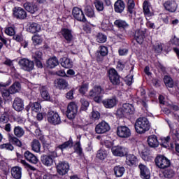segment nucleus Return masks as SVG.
Segmentation results:
<instances>
[{
	"label": "nucleus",
	"instance_id": "f03ea898",
	"mask_svg": "<svg viewBox=\"0 0 179 179\" xmlns=\"http://www.w3.org/2000/svg\"><path fill=\"white\" fill-rule=\"evenodd\" d=\"M134 128L137 134L142 135V134H145L150 129V122L148 117H138L136 120Z\"/></svg>",
	"mask_w": 179,
	"mask_h": 179
},
{
	"label": "nucleus",
	"instance_id": "9b49d317",
	"mask_svg": "<svg viewBox=\"0 0 179 179\" xmlns=\"http://www.w3.org/2000/svg\"><path fill=\"white\" fill-rule=\"evenodd\" d=\"M56 169L59 176H66L69 171V163L65 161L59 162L57 165Z\"/></svg>",
	"mask_w": 179,
	"mask_h": 179
},
{
	"label": "nucleus",
	"instance_id": "79ce46f5",
	"mask_svg": "<svg viewBox=\"0 0 179 179\" xmlns=\"http://www.w3.org/2000/svg\"><path fill=\"white\" fill-rule=\"evenodd\" d=\"M85 14L87 17H90V19H93L96 17V13H94V8L90 6H85L84 9Z\"/></svg>",
	"mask_w": 179,
	"mask_h": 179
},
{
	"label": "nucleus",
	"instance_id": "603ef678",
	"mask_svg": "<svg viewBox=\"0 0 179 179\" xmlns=\"http://www.w3.org/2000/svg\"><path fill=\"white\" fill-rule=\"evenodd\" d=\"M94 5L97 10V12H103L104 10V3L100 0H95L94 1Z\"/></svg>",
	"mask_w": 179,
	"mask_h": 179
},
{
	"label": "nucleus",
	"instance_id": "6e6d98bb",
	"mask_svg": "<svg viewBox=\"0 0 179 179\" xmlns=\"http://www.w3.org/2000/svg\"><path fill=\"white\" fill-rule=\"evenodd\" d=\"M171 134L174 142L179 141V128L171 129Z\"/></svg>",
	"mask_w": 179,
	"mask_h": 179
},
{
	"label": "nucleus",
	"instance_id": "412c9836",
	"mask_svg": "<svg viewBox=\"0 0 179 179\" xmlns=\"http://www.w3.org/2000/svg\"><path fill=\"white\" fill-rule=\"evenodd\" d=\"M140 170V177L142 179H150V170L145 164L141 163L138 165Z\"/></svg>",
	"mask_w": 179,
	"mask_h": 179
},
{
	"label": "nucleus",
	"instance_id": "ddd939ff",
	"mask_svg": "<svg viewBox=\"0 0 179 179\" xmlns=\"http://www.w3.org/2000/svg\"><path fill=\"white\" fill-rule=\"evenodd\" d=\"M110 129V124L106 121H101L95 127V132L99 135L107 134Z\"/></svg>",
	"mask_w": 179,
	"mask_h": 179
},
{
	"label": "nucleus",
	"instance_id": "4468645a",
	"mask_svg": "<svg viewBox=\"0 0 179 179\" xmlns=\"http://www.w3.org/2000/svg\"><path fill=\"white\" fill-rule=\"evenodd\" d=\"M116 134L119 138H129L131 136V129L127 126H118Z\"/></svg>",
	"mask_w": 179,
	"mask_h": 179
},
{
	"label": "nucleus",
	"instance_id": "69168bd1",
	"mask_svg": "<svg viewBox=\"0 0 179 179\" xmlns=\"http://www.w3.org/2000/svg\"><path fill=\"white\" fill-rule=\"evenodd\" d=\"M33 61L37 59H43V52L41 51H36L34 55H32Z\"/></svg>",
	"mask_w": 179,
	"mask_h": 179
},
{
	"label": "nucleus",
	"instance_id": "13d9d810",
	"mask_svg": "<svg viewBox=\"0 0 179 179\" xmlns=\"http://www.w3.org/2000/svg\"><path fill=\"white\" fill-rule=\"evenodd\" d=\"M0 149H5L6 150H10L12 152L15 149L11 143H6L0 145Z\"/></svg>",
	"mask_w": 179,
	"mask_h": 179
},
{
	"label": "nucleus",
	"instance_id": "a878e982",
	"mask_svg": "<svg viewBox=\"0 0 179 179\" xmlns=\"http://www.w3.org/2000/svg\"><path fill=\"white\" fill-rule=\"evenodd\" d=\"M143 10L146 19H148V17H152V16L155 15L153 12L150 11V2L148 1V0L143 1Z\"/></svg>",
	"mask_w": 179,
	"mask_h": 179
},
{
	"label": "nucleus",
	"instance_id": "8fccbe9b",
	"mask_svg": "<svg viewBox=\"0 0 179 179\" xmlns=\"http://www.w3.org/2000/svg\"><path fill=\"white\" fill-rule=\"evenodd\" d=\"M34 45H41L43 44V37L39 34H34L31 37Z\"/></svg>",
	"mask_w": 179,
	"mask_h": 179
},
{
	"label": "nucleus",
	"instance_id": "f8f14e48",
	"mask_svg": "<svg viewBox=\"0 0 179 179\" xmlns=\"http://www.w3.org/2000/svg\"><path fill=\"white\" fill-rule=\"evenodd\" d=\"M55 157H57V152H52V154H50L49 155H43L41 157V160L44 166L50 167L52 166V164H54V159H55Z\"/></svg>",
	"mask_w": 179,
	"mask_h": 179
},
{
	"label": "nucleus",
	"instance_id": "0eeeda50",
	"mask_svg": "<svg viewBox=\"0 0 179 179\" xmlns=\"http://www.w3.org/2000/svg\"><path fill=\"white\" fill-rule=\"evenodd\" d=\"M72 15L78 22H82L83 23H86V22H87V19H86V16H85V13H83L82 8L79 7L73 8Z\"/></svg>",
	"mask_w": 179,
	"mask_h": 179
},
{
	"label": "nucleus",
	"instance_id": "2f4dec72",
	"mask_svg": "<svg viewBox=\"0 0 179 179\" xmlns=\"http://www.w3.org/2000/svg\"><path fill=\"white\" fill-rule=\"evenodd\" d=\"M125 167L122 165H117L113 168V174L117 178H121L125 174Z\"/></svg>",
	"mask_w": 179,
	"mask_h": 179
},
{
	"label": "nucleus",
	"instance_id": "c756f323",
	"mask_svg": "<svg viewBox=\"0 0 179 179\" xmlns=\"http://www.w3.org/2000/svg\"><path fill=\"white\" fill-rule=\"evenodd\" d=\"M55 85L56 87L59 89V90H65L68 89V86H69L66 80L64 78H57L55 80Z\"/></svg>",
	"mask_w": 179,
	"mask_h": 179
},
{
	"label": "nucleus",
	"instance_id": "c85d7f7f",
	"mask_svg": "<svg viewBox=\"0 0 179 179\" xmlns=\"http://www.w3.org/2000/svg\"><path fill=\"white\" fill-rule=\"evenodd\" d=\"M24 157L27 162L32 163V164H37V163H38V158H37L34 154L31 153L29 150L25 151L24 153Z\"/></svg>",
	"mask_w": 179,
	"mask_h": 179
},
{
	"label": "nucleus",
	"instance_id": "1a4fd4ad",
	"mask_svg": "<svg viewBox=\"0 0 179 179\" xmlns=\"http://www.w3.org/2000/svg\"><path fill=\"white\" fill-rule=\"evenodd\" d=\"M60 33L67 44L73 43L75 38L72 34V29L69 28H62Z\"/></svg>",
	"mask_w": 179,
	"mask_h": 179
},
{
	"label": "nucleus",
	"instance_id": "7c9ffc66",
	"mask_svg": "<svg viewBox=\"0 0 179 179\" xmlns=\"http://www.w3.org/2000/svg\"><path fill=\"white\" fill-rule=\"evenodd\" d=\"M146 31L137 30L134 34V38L138 44H143L145 38Z\"/></svg>",
	"mask_w": 179,
	"mask_h": 179
},
{
	"label": "nucleus",
	"instance_id": "6e6552de",
	"mask_svg": "<svg viewBox=\"0 0 179 179\" xmlns=\"http://www.w3.org/2000/svg\"><path fill=\"white\" fill-rule=\"evenodd\" d=\"M13 17L17 20H24L27 18V12L22 7H14L13 9Z\"/></svg>",
	"mask_w": 179,
	"mask_h": 179
},
{
	"label": "nucleus",
	"instance_id": "473e14b6",
	"mask_svg": "<svg viewBox=\"0 0 179 179\" xmlns=\"http://www.w3.org/2000/svg\"><path fill=\"white\" fill-rule=\"evenodd\" d=\"M11 177L15 179L22 178V167L15 166H13L10 169Z\"/></svg>",
	"mask_w": 179,
	"mask_h": 179
},
{
	"label": "nucleus",
	"instance_id": "e433bc0d",
	"mask_svg": "<svg viewBox=\"0 0 179 179\" xmlns=\"http://www.w3.org/2000/svg\"><path fill=\"white\" fill-rule=\"evenodd\" d=\"M147 142L150 148H157L159 146V141L156 135L149 136Z\"/></svg>",
	"mask_w": 179,
	"mask_h": 179
},
{
	"label": "nucleus",
	"instance_id": "20e7f679",
	"mask_svg": "<svg viewBox=\"0 0 179 179\" xmlns=\"http://www.w3.org/2000/svg\"><path fill=\"white\" fill-rule=\"evenodd\" d=\"M108 78H109V80L113 86H124V84L121 82V76L115 69L111 68L108 70Z\"/></svg>",
	"mask_w": 179,
	"mask_h": 179
},
{
	"label": "nucleus",
	"instance_id": "09e8293b",
	"mask_svg": "<svg viewBox=\"0 0 179 179\" xmlns=\"http://www.w3.org/2000/svg\"><path fill=\"white\" fill-rule=\"evenodd\" d=\"M13 132L17 138H22L24 135V129L20 126H15Z\"/></svg>",
	"mask_w": 179,
	"mask_h": 179
},
{
	"label": "nucleus",
	"instance_id": "4c0bfd02",
	"mask_svg": "<svg viewBox=\"0 0 179 179\" xmlns=\"http://www.w3.org/2000/svg\"><path fill=\"white\" fill-rule=\"evenodd\" d=\"M8 89L11 94H16V93H19L22 90V84L19 81H15Z\"/></svg>",
	"mask_w": 179,
	"mask_h": 179
},
{
	"label": "nucleus",
	"instance_id": "5fc2aeb1",
	"mask_svg": "<svg viewBox=\"0 0 179 179\" xmlns=\"http://www.w3.org/2000/svg\"><path fill=\"white\" fill-rule=\"evenodd\" d=\"M41 96L44 100H46L47 101L51 99V96H50V93L45 89V87H42L41 91Z\"/></svg>",
	"mask_w": 179,
	"mask_h": 179
},
{
	"label": "nucleus",
	"instance_id": "b1692460",
	"mask_svg": "<svg viewBox=\"0 0 179 179\" xmlns=\"http://www.w3.org/2000/svg\"><path fill=\"white\" fill-rule=\"evenodd\" d=\"M113 6L115 13H119L120 15L124 13V11L125 10V2H124V1L117 0Z\"/></svg>",
	"mask_w": 179,
	"mask_h": 179
},
{
	"label": "nucleus",
	"instance_id": "4be33fe9",
	"mask_svg": "<svg viewBox=\"0 0 179 179\" xmlns=\"http://www.w3.org/2000/svg\"><path fill=\"white\" fill-rule=\"evenodd\" d=\"M138 157L135 155L129 154L126 156V164L129 167H138Z\"/></svg>",
	"mask_w": 179,
	"mask_h": 179
},
{
	"label": "nucleus",
	"instance_id": "6ab92c4d",
	"mask_svg": "<svg viewBox=\"0 0 179 179\" xmlns=\"http://www.w3.org/2000/svg\"><path fill=\"white\" fill-rule=\"evenodd\" d=\"M111 152L113 156H117L119 157H124V156H127L128 153L124 147L120 145L112 147Z\"/></svg>",
	"mask_w": 179,
	"mask_h": 179
},
{
	"label": "nucleus",
	"instance_id": "dca6fc26",
	"mask_svg": "<svg viewBox=\"0 0 179 179\" xmlns=\"http://www.w3.org/2000/svg\"><path fill=\"white\" fill-rule=\"evenodd\" d=\"M96 53V61L98 62H103L104 57L108 55V47L103 45H100Z\"/></svg>",
	"mask_w": 179,
	"mask_h": 179
},
{
	"label": "nucleus",
	"instance_id": "c03bdc74",
	"mask_svg": "<svg viewBox=\"0 0 179 179\" xmlns=\"http://www.w3.org/2000/svg\"><path fill=\"white\" fill-rule=\"evenodd\" d=\"M134 9H135V1L128 0L127 12V13H129V16H130L131 17H132V15H134Z\"/></svg>",
	"mask_w": 179,
	"mask_h": 179
},
{
	"label": "nucleus",
	"instance_id": "7ed1b4c3",
	"mask_svg": "<svg viewBox=\"0 0 179 179\" xmlns=\"http://www.w3.org/2000/svg\"><path fill=\"white\" fill-rule=\"evenodd\" d=\"M135 106L129 103H124L121 108H117L116 116L117 118H124L128 115H134L135 114Z\"/></svg>",
	"mask_w": 179,
	"mask_h": 179
},
{
	"label": "nucleus",
	"instance_id": "774afa93",
	"mask_svg": "<svg viewBox=\"0 0 179 179\" xmlns=\"http://www.w3.org/2000/svg\"><path fill=\"white\" fill-rule=\"evenodd\" d=\"M128 49L124 48H120L118 50V54L120 57H124L125 55H128Z\"/></svg>",
	"mask_w": 179,
	"mask_h": 179
},
{
	"label": "nucleus",
	"instance_id": "a18cd8bd",
	"mask_svg": "<svg viewBox=\"0 0 179 179\" xmlns=\"http://www.w3.org/2000/svg\"><path fill=\"white\" fill-rule=\"evenodd\" d=\"M96 43L104 44L107 41V36L101 32H98L95 36Z\"/></svg>",
	"mask_w": 179,
	"mask_h": 179
},
{
	"label": "nucleus",
	"instance_id": "338daca9",
	"mask_svg": "<svg viewBox=\"0 0 179 179\" xmlns=\"http://www.w3.org/2000/svg\"><path fill=\"white\" fill-rule=\"evenodd\" d=\"M91 117L94 121H97V120H99V118H100V113H99V111L93 110L91 113Z\"/></svg>",
	"mask_w": 179,
	"mask_h": 179
},
{
	"label": "nucleus",
	"instance_id": "864d4df0",
	"mask_svg": "<svg viewBox=\"0 0 179 179\" xmlns=\"http://www.w3.org/2000/svg\"><path fill=\"white\" fill-rule=\"evenodd\" d=\"M80 103H81L80 111H87V108H89V106H90V103L85 99H81Z\"/></svg>",
	"mask_w": 179,
	"mask_h": 179
},
{
	"label": "nucleus",
	"instance_id": "e2e57ef3",
	"mask_svg": "<svg viewBox=\"0 0 179 179\" xmlns=\"http://www.w3.org/2000/svg\"><path fill=\"white\" fill-rule=\"evenodd\" d=\"M21 164H22V165L25 167V169L28 170H31V171H36V168L30 165V164L26 162L25 160L21 159Z\"/></svg>",
	"mask_w": 179,
	"mask_h": 179
},
{
	"label": "nucleus",
	"instance_id": "de8ad7c7",
	"mask_svg": "<svg viewBox=\"0 0 179 179\" xmlns=\"http://www.w3.org/2000/svg\"><path fill=\"white\" fill-rule=\"evenodd\" d=\"M164 83H165L166 87H169L170 89H173V87H174V81L170 76H164Z\"/></svg>",
	"mask_w": 179,
	"mask_h": 179
},
{
	"label": "nucleus",
	"instance_id": "0e129e2a",
	"mask_svg": "<svg viewBox=\"0 0 179 179\" xmlns=\"http://www.w3.org/2000/svg\"><path fill=\"white\" fill-rule=\"evenodd\" d=\"M124 82L127 86H131L134 83V76H127Z\"/></svg>",
	"mask_w": 179,
	"mask_h": 179
},
{
	"label": "nucleus",
	"instance_id": "423d86ee",
	"mask_svg": "<svg viewBox=\"0 0 179 179\" xmlns=\"http://www.w3.org/2000/svg\"><path fill=\"white\" fill-rule=\"evenodd\" d=\"M179 168H173L171 166L161 171V178L162 179H176V170H178Z\"/></svg>",
	"mask_w": 179,
	"mask_h": 179
},
{
	"label": "nucleus",
	"instance_id": "bf43d9fd",
	"mask_svg": "<svg viewBox=\"0 0 179 179\" xmlns=\"http://www.w3.org/2000/svg\"><path fill=\"white\" fill-rule=\"evenodd\" d=\"M10 94H12V93H10L9 88L1 90V96L4 100H8V97H10Z\"/></svg>",
	"mask_w": 179,
	"mask_h": 179
},
{
	"label": "nucleus",
	"instance_id": "680f3d73",
	"mask_svg": "<svg viewBox=\"0 0 179 179\" xmlns=\"http://www.w3.org/2000/svg\"><path fill=\"white\" fill-rule=\"evenodd\" d=\"M21 164H22V165L25 167V169L28 170H31V171H36V168L30 165V164L26 162L25 160L21 159Z\"/></svg>",
	"mask_w": 179,
	"mask_h": 179
},
{
	"label": "nucleus",
	"instance_id": "f257e3e1",
	"mask_svg": "<svg viewBox=\"0 0 179 179\" xmlns=\"http://www.w3.org/2000/svg\"><path fill=\"white\" fill-rule=\"evenodd\" d=\"M174 163L171 162L169 158L163 155H158L155 159V166L161 170L168 169V167H173V169H179V163L177 159L173 160Z\"/></svg>",
	"mask_w": 179,
	"mask_h": 179
},
{
	"label": "nucleus",
	"instance_id": "9d476101",
	"mask_svg": "<svg viewBox=\"0 0 179 179\" xmlns=\"http://www.w3.org/2000/svg\"><path fill=\"white\" fill-rule=\"evenodd\" d=\"M66 114L69 120H73L78 114V105L75 102H70L67 106Z\"/></svg>",
	"mask_w": 179,
	"mask_h": 179
},
{
	"label": "nucleus",
	"instance_id": "5701e85b",
	"mask_svg": "<svg viewBox=\"0 0 179 179\" xmlns=\"http://www.w3.org/2000/svg\"><path fill=\"white\" fill-rule=\"evenodd\" d=\"M117 103L118 101L115 97L105 99L102 101V104L105 108H114L117 106Z\"/></svg>",
	"mask_w": 179,
	"mask_h": 179
},
{
	"label": "nucleus",
	"instance_id": "cd10ccee",
	"mask_svg": "<svg viewBox=\"0 0 179 179\" xmlns=\"http://www.w3.org/2000/svg\"><path fill=\"white\" fill-rule=\"evenodd\" d=\"M24 8L27 12H29L31 15H34L37 10H38V6L34 3L27 2L24 3Z\"/></svg>",
	"mask_w": 179,
	"mask_h": 179
},
{
	"label": "nucleus",
	"instance_id": "052dcab7",
	"mask_svg": "<svg viewBox=\"0 0 179 179\" xmlns=\"http://www.w3.org/2000/svg\"><path fill=\"white\" fill-rule=\"evenodd\" d=\"M43 148L44 150H48L50 155H52L53 152H56L54 150H52V146L50 143H45V144L43 145Z\"/></svg>",
	"mask_w": 179,
	"mask_h": 179
},
{
	"label": "nucleus",
	"instance_id": "a19ab883",
	"mask_svg": "<svg viewBox=\"0 0 179 179\" xmlns=\"http://www.w3.org/2000/svg\"><path fill=\"white\" fill-rule=\"evenodd\" d=\"M61 65L63 68H66L69 69L73 66V62L71 61V59L68 57H63L60 59Z\"/></svg>",
	"mask_w": 179,
	"mask_h": 179
},
{
	"label": "nucleus",
	"instance_id": "58836bf2",
	"mask_svg": "<svg viewBox=\"0 0 179 179\" xmlns=\"http://www.w3.org/2000/svg\"><path fill=\"white\" fill-rule=\"evenodd\" d=\"M108 156V151H107L104 148H101L97 151L96 158L99 159V160H101L103 162V160H106V159H107Z\"/></svg>",
	"mask_w": 179,
	"mask_h": 179
},
{
	"label": "nucleus",
	"instance_id": "39448f33",
	"mask_svg": "<svg viewBox=\"0 0 179 179\" xmlns=\"http://www.w3.org/2000/svg\"><path fill=\"white\" fill-rule=\"evenodd\" d=\"M47 120L51 125H59V124L62 123L61 116H59L57 111L54 110H49L48 112Z\"/></svg>",
	"mask_w": 179,
	"mask_h": 179
},
{
	"label": "nucleus",
	"instance_id": "ea45409f",
	"mask_svg": "<svg viewBox=\"0 0 179 179\" xmlns=\"http://www.w3.org/2000/svg\"><path fill=\"white\" fill-rule=\"evenodd\" d=\"M73 141L72 140V138H70L69 141H65L62 144L59 145L57 147V149H59L60 150H62V152H64V149H68V148L71 149V148H73Z\"/></svg>",
	"mask_w": 179,
	"mask_h": 179
},
{
	"label": "nucleus",
	"instance_id": "37998d69",
	"mask_svg": "<svg viewBox=\"0 0 179 179\" xmlns=\"http://www.w3.org/2000/svg\"><path fill=\"white\" fill-rule=\"evenodd\" d=\"M31 150L35 152L36 153H40V150L41 149V143L37 139H34L31 143Z\"/></svg>",
	"mask_w": 179,
	"mask_h": 179
},
{
	"label": "nucleus",
	"instance_id": "a211bd4d",
	"mask_svg": "<svg viewBox=\"0 0 179 179\" xmlns=\"http://www.w3.org/2000/svg\"><path fill=\"white\" fill-rule=\"evenodd\" d=\"M19 64L22 66L23 69L27 71V72H30L34 69V62L29 60V59H21L19 61Z\"/></svg>",
	"mask_w": 179,
	"mask_h": 179
},
{
	"label": "nucleus",
	"instance_id": "bb28decb",
	"mask_svg": "<svg viewBox=\"0 0 179 179\" xmlns=\"http://www.w3.org/2000/svg\"><path fill=\"white\" fill-rule=\"evenodd\" d=\"M13 108H14L15 111H22L23 108H24V103L23 100L20 97L15 98L13 103Z\"/></svg>",
	"mask_w": 179,
	"mask_h": 179
},
{
	"label": "nucleus",
	"instance_id": "f704fd0d",
	"mask_svg": "<svg viewBox=\"0 0 179 179\" xmlns=\"http://www.w3.org/2000/svg\"><path fill=\"white\" fill-rule=\"evenodd\" d=\"M101 92H103V88L100 85H95L93 89H92L89 92V97L90 99H94L96 96H99L101 94Z\"/></svg>",
	"mask_w": 179,
	"mask_h": 179
},
{
	"label": "nucleus",
	"instance_id": "3c124183",
	"mask_svg": "<svg viewBox=\"0 0 179 179\" xmlns=\"http://www.w3.org/2000/svg\"><path fill=\"white\" fill-rule=\"evenodd\" d=\"M87 90H89V83H85V81H83L78 89V92L80 94L85 96Z\"/></svg>",
	"mask_w": 179,
	"mask_h": 179
},
{
	"label": "nucleus",
	"instance_id": "aec40b11",
	"mask_svg": "<svg viewBox=\"0 0 179 179\" xmlns=\"http://www.w3.org/2000/svg\"><path fill=\"white\" fill-rule=\"evenodd\" d=\"M26 111H31L32 114L34 113H40L41 111V104L38 102H29L25 108Z\"/></svg>",
	"mask_w": 179,
	"mask_h": 179
},
{
	"label": "nucleus",
	"instance_id": "c9c22d12",
	"mask_svg": "<svg viewBox=\"0 0 179 179\" xmlns=\"http://www.w3.org/2000/svg\"><path fill=\"white\" fill-rule=\"evenodd\" d=\"M58 65H59V62L56 57H50L46 62V66L49 69H52L55 66H58Z\"/></svg>",
	"mask_w": 179,
	"mask_h": 179
},
{
	"label": "nucleus",
	"instance_id": "49530a36",
	"mask_svg": "<svg viewBox=\"0 0 179 179\" xmlns=\"http://www.w3.org/2000/svg\"><path fill=\"white\" fill-rule=\"evenodd\" d=\"M17 138L19 137H15V136H10L8 137V141L12 145L17 146L18 148H22V141H20V139Z\"/></svg>",
	"mask_w": 179,
	"mask_h": 179
},
{
	"label": "nucleus",
	"instance_id": "4d7b16f0",
	"mask_svg": "<svg viewBox=\"0 0 179 179\" xmlns=\"http://www.w3.org/2000/svg\"><path fill=\"white\" fill-rule=\"evenodd\" d=\"M9 112H4L0 117V122L2 124H8L9 122Z\"/></svg>",
	"mask_w": 179,
	"mask_h": 179
},
{
	"label": "nucleus",
	"instance_id": "f3484780",
	"mask_svg": "<svg viewBox=\"0 0 179 179\" xmlns=\"http://www.w3.org/2000/svg\"><path fill=\"white\" fill-rule=\"evenodd\" d=\"M113 24L115 27H116L117 29L120 30V31H124V33H127L128 29H129V24H128L127 21L122 19L116 20L113 22Z\"/></svg>",
	"mask_w": 179,
	"mask_h": 179
},
{
	"label": "nucleus",
	"instance_id": "393cba45",
	"mask_svg": "<svg viewBox=\"0 0 179 179\" xmlns=\"http://www.w3.org/2000/svg\"><path fill=\"white\" fill-rule=\"evenodd\" d=\"M27 31L31 33L32 34H36V33H40L41 31V27L39 24L36 22H29L27 24Z\"/></svg>",
	"mask_w": 179,
	"mask_h": 179
},
{
	"label": "nucleus",
	"instance_id": "2eb2a0df",
	"mask_svg": "<svg viewBox=\"0 0 179 179\" xmlns=\"http://www.w3.org/2000/svg\"><path fill=\"white\" fill-rule=\"evenodd\" d=\"M163 6L167 12L170 13H174L177 11V8H178V4L175 0H167L163 3Z\"/></svg>",
	"mask_w": 179,
	"mask_h": 179
},
{
	"label": "nucleus",
	"instance_id": "72a5a7b5",
	"mask_svg": "<svg viewBox=\"0 0 179 179\" xmlns=\"http://www.w3.org/2000/svg\"><path fill=\"white\" fill-rule=\"evenodd\" d=\"M102 31H114V25L109 20H103L101 24Z\"/></svg>",
	"mask_w": 179,
	"mask_h": 179
}]
</instances>
